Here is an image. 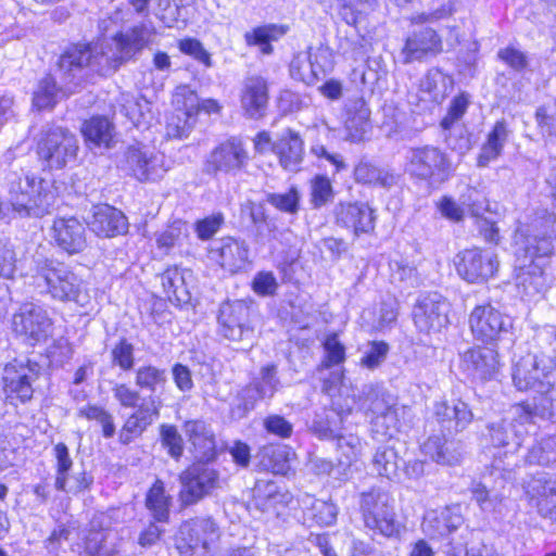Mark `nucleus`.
I'll list each match as a JSON object with an SVG mask.
<instances>
[{
    "label": "nucleus",
    "mask_w": 556,
    "mask_h": 556,
    "mask_svg": "<svg viewBox=\"0 0 556 556\" xmlns=\"http://www.w3.org/2000/svg\"><path fill=\"white\" fill-rule=\"evenodd\" d=\"M441 518L444 521L443 526H433V521L439 519L438 511H428L422 521V529L429 535H444L456 530L462 523V517L453 514L450 509L441 510Z\"/></svg>",
    "instance_id": "48"
},
{
    "label": "nucleus",
    "mask_w": 556,
    "mask_h": 556,
    "mask_svg": "<svg viewBox=\"0 0 556 556\" xmlns=\"http://www.w3.org/2000/svg\"><path fill=\"white\" fill-rule=\"evenodd\" d=\"M468 325L476 340L492 344L510 332L513 319L491 303H482L470 312Z\"/></svg>",
    "instance_id": "8"
},
{
    "label": "nucleus",
    "mask_w": 556,
    "mask_h": 556,
    "mask_svg": "<svg viewBox=\"0 0 556 556\" xmlns=\"http://www.w3.org/2000/svg\"><path fill=\"white\" fill-rule=\"evenodd\" d=\"M391 279L393 282L414 285L417 280L416 268L406 260L397 258L390 262Z\"/></svg>",
    "instance_id": "62"
},
{
    "label": "nucleus",
    "mask_w": 556,
    "mask_h": 556,
    "mask_svg": "<svg viewBox=\"0 0 556 556\" xmlns=\"http://www.w3.org/2000/svg\"><path fill=\"white\" fill-rule=\"evenodd\" d=\"M500 366L498 353L494 349L473 346L459 355V369L472 380L494 379Z\"/></svg>",
    "instance_id": "21"
},
{
    "label": "nucleus",
    "mask_w": 556,
    "mask_h": 556,
    "mask_svg": "<svg viewBox=\"0 0 556 556\" xmlns=\"http://www.w3.org/2000/svg\"><path fill=\"white\" fill-rule=\"evenodd\" d=\"M161 402L155 396H150L149 405L140 406L129 415L121 430V441L129 443L141 433L160 416Z\"/></svg>",
    "instance_id": "32"
},
{
    "label": "nucleus",
    "mask_w": 556,
    "mask_h": 556,
    "mask_svg": "<svg viewBox=\"0 0 556 556\" xmlns=\"http://www.w3.org/2000/svg\"><path fill=\"white\" fill-rule=\"evenodd\" d=\"M457 274L469 283H482L492 278L497 270L496 255L478 248L459 252L455 258Z\"/></svg>",
    "instance_id": "12"
},
{
    "label": "nucleus",
    "mask_w": 556,
    "mask_h": 556,
    "mask_svg": "<svg viewBox=\"0 0 556 556\" xmlns=\"http://www.w3.org/2000/svg\"><path fill=\"white\" fill-rule=\"evenodd\" d=\"M443 50L442 39L430 27H422L412 31L402 48L401 55L405 64L433 58Z\"/></svg>",
    "instance_id": "23"
},
{
    "label": "nucleus",
    "mask_w": 556,
    "mask_h": 556,
    "mask_svg": "<svg viewBox=\"0 0 556 556\" xmlns=\"http://www.w3.org/2000/svg\"><path fill=\"white\" fill-rule=\"evenodd\" d=\"M325 356L320 368H330L344 363L346 358L345 346L339 340L337 333L328 334L323 343Z\"/></svg>",
    "instance_id": "54"
},
{
    "label": "nucleus",
    "mask_w": 556,
    "mask_h": 556,
    "mask_svg": "<svg viewBox=\"0 0 556 556\" xmlns=\"http://www.w3.org/2000/svg\"><path fill=\"white\" fill-rule=\"evenodd\" d=\"M77 150V138L70 131L55 127L48 130L38 142L37 153L47 167L59 169L75 159Z\"/></svg>",
    "instance_id": "10"
},
{
    "label": "nucleus",
    "mask_w": 556,
    "mask_h": 556,
    "mask_svg": "<svg viewBox=\"0 0 556 556\" xmlns=\"http://www.w3.org/2000/svg\"><path fill=\"white\" fill-rule=\"evenodd\" d=\"M433 415L435 421L447 434L465 430L473 419L468 405L462 401L454 402L453 404L439 402L434 405Z\"/></svg>",
    "instance_id": "29"
},
{
    "label": "nucleus",
    "mask_w": 556,
    "mask_h": 556,
    "mask_svg": "<svg viewBox=\"0 0 556 556\" xmlns=\"http://www.w3.org/2000/svg\"><path fill=\"white\" fill-rule=\"evenodd\" d=\"M240 102L242 110L249 117H262L268 103L267 81L260 76L247 78L241 90Z\"/></svg>",
    "instance_id": "30"
},
{
    "label": "nucleus",
    "mask_w": 556,
    "mask_h": 556,
    "mask_svg": "<svg viewBox=\"0 0 556 556\" xmlns=\"http://www.w3.org/2000/svg\"><path fill=\"white\" fill-rule=\"evenodd\" d=\"M374 469L388 479L399 478V457L396 452L387 446L377 448L372 458Z\"/></svg>",
    "instance_id": "52"
},
{
    "label": "nucleus",
    "mask_w": 556,
    "mask_h": 556,
    "mask_svg": "<svg viewBox=\"0 0 556 556\" xmlns=\"http://www.w3.org/2000/svg\"><path fill=\"white\" fill-rule=\"evenodd\" d=\"M278 387L279 380L276 366L266 365L261 369L260 381L255 383L254 389H250L248 392L255 391L257 399L271 397L278 390Z\"/></svg>",
    "instance_id": "56"
},
{
    "label": "nucleus",
    "mask_w": 556,
    "mask_h": 556,
    "mask_svg": "<svg viewBox=\"0 0 556 556\" xmlns=\"http://www.w3.org/2000/svg\"><path fill=\"white\" fill-rule=\"evenodd\" d=\"M287 31L286 27L277 25H266L253 29L245 34V41L250 46H258L265 54L271 52L270 41L279 39Z\"/></svg>",
    "instance_id": "51"
},
{
    "label": "nucleus",
    "mask_w": 556,
    "mask_h": 556,
    "mask_svg": "<svg viewBox=\"0 0 556 556\" xmlns=\"http://www.w3.org/2000/svg\"><path fill=\"white\" fill-rule=\"evenodd\" d=\"M470 103L469 96L462 93L455 97L450 104L446 116L442 119L441 126L444 130L451 129L453 124L462 118Z\"/></svg>",
    "instance_id": "61"
},
{
    "label": "nucleus",
    "mask_w": 556,
    "mask_h": 556,
    "mask_svg": "<svg viewBox=\"0 0 556 556\" xmlns=\"http://www.w3.org/2000/svg\"><path fill=\"white\" fill-rule=\"evenodd\" d=\"M182 484L180 500L184 505H191L220 488L218 472L206 465L193 464L180 476Z\"/></svg>",
    "instance_id": "14"
},
{
    "label": "nucleus",
    "mask_w": 556,
    "mask_h": 556,
    "mask_svg": "<svg viewBox=\"0 0 556 556\" xmlns=\"http://www.w3.org/2000/svg\"><path fill=\"white\" fill-rule=\"evenodd\" d=\"M89 66H84L83 71L78 73L81 79L77 80L78 84L72 81L61 67V60L59 61V75L60 87L56 86L55 79L51 76L43 77L34 91L33 103L38 110L50 109L54 106L59 98L74 93L87 79Z\"/></svg>",
    "instance_id": "19"
},
{
    "label": "nucleus",
    "mask_w": 556,
    "mask_h": 556,
    "mask_svg": "<svg viewBox=\"0 0 556 556\" xmlns=\"http://www.w3.org/2000/svg\"><path fill=\"white\" fill-rule=\"evenodd\" d=\"M52 185L34 175L13 181L8 201L0 202V222L12 218H41L51 213L55 203Z\"/></svg>",
    "instance_id": "2"
},
{
    "label": "nucleus",
    "mask_w": 556,
    "mask_h": 556,
    "mask_svg": "<svg viewBox=\"0 0 556 556\" xmlns=\"http://www.w3.org/2000/svg\"><path fill=\"white\" fill-rule=\"evenodd\" d=\"M293 455L287 446H265L261 451V465L276 475H286L290 470Z\"/></svg>",
    "instance_id": "42"
},
{
    "label": "nucleus",
    "mask_w": 556,
    "mask_h": 556,
    "mask_svg": "<svg viewBox=\"0 0 556 556\" xmlns=\"http://www.w3.org/2000/svg\"><path fill=\"white\" fill-rule=\"evenodd\" d=\"M525 492L529 504L543 518L556 521V479L545 472H538L526 481Z\"/></svg>",
    "instance_id": "20"
},
{
    "label": "nucleus",
    "mask_w": 556,
    "mask_h": 556,
    "mask_svg": "<svg viewBox=\"0 0 556 556\" xmlns=\"http://www.w3.org/2000/svg\"><path fill=\"white\" fill-rule=\"evenodd\" d=\"M249 254L248 243L233 237H224L214 241L207 251L208 260L231 275L248 268Z\"/></svg>",
    "instance_id": "16"
},
{
    "label": "nucleus",
    "mask_w": 556,
    "mask_h": 556,
    "mask_svg": "<svg viewBox=\"0 0 556 556\" xmlns=\"http://www.w3.org/2000/svg\"><path fill=\"white\" fill-rule=\"evenodd\" d=\"M337 223L351 229L355 236L368 233L375 228V216L371 207L366 203L340 204L336 212Z\"/></svg>",
    "instance_id": "28"
},
{
    "label": "nucleus",
    "mask_w": 556,
    "mask_h": 556,
    "mask_svg": "<svg viewBox=\"0 0 556 556\" xmlns=\"http://www.w3.org/2000/svg\"><path fill=\"white\" fill-rule=\"evenodd\" d=\"M421 452L439 465L453 466L463 457L459 443L439 435L429 437L421 445Z\"/></svg>",
    "instance_id": "38"
},
{
    "label": "nucleus",
    "mask_w": 556,
    "mask_h": 556,
    "mask_svg": "<svg viewBox=\"0 0 556 556\" xmlns=\"http://www.w3.org/2000/svg\"><path fill=\"white\" fill-rule=\"evenodd\" d=\"M51 237L68 254L79 253L86 247L85 226L75 217L54 219Z\"/></svg>",
    "instance_id": "27"
},
{
    "label": "nucleus",
    "mask_w": 556,
    "mask_h": 556,
    "mask_svg": "<svg viewBox=\"0 0 556 556\" xmlns=\"http://www.w3.org/2000/svg\"><path fill=\"white\" fill-rule=\"evenodd\" d=\"M119 166L139 182L160 181L169 169L165 155L144 144L128 147L119 161Z\"/></svg>",
    "instance_id": "7"
},
{
    "label": "nucleus",
    "mask_w": 556,
    "mask_h": 556,
    "mask_svg": "<svg viewBox=\"0 0 556 556\" xmlns=\"http://www.w3.org/2000/svg\"><path fill=\"white\" fill-rule=\"evenodd\" d=\"M389 352V345L383 341H371L366 345L364 355L361 358V366L367 369L379 367L386 359Z\"/></svg>",
    "instance_id": "58"
},
{
    "label": "nucleus",
    "mask_w": 556,
    "mask_h": 556,
    "mask_svg": "<svg viewBox=\"0 0 556 556\" xmlns=\"http://www.w3.org/2000/svg\"><path fill=\"white\" fill-rule=\"evenodd\" d=\"M328 67V53L326 50L308 49L299 52L290 64L292 78L303 81L306 85L315 84L326 74Z\"/></svg>",
    "instance_id": "25"
},
{
    "label": "nucleus",
    "mask_w": 556,
    "mask_h": 556,
    "mask_svg": "<svg viewBox=\"0 0 556 556\" xmlns=\"http://www.w3.org/2000/svg\"><path fill=\"white\" fill-rule=\"evenodd\" d=\"M535 119L543 136H556V101L540 106Z\"/></svg>",
    "instance_id": "59"
},
{
    "label": "nucleus",
    "mask_w": 556,
    "mask_h": 556,
    "mask_svg": "<svg viewBox=\"0 0 556 556\" xmlns=\"http://www.w3.org/2000/svg\"><path fill=\"white\" fill-rule=\"evenodd\" d=\"M135 382L138 388L155 393L167 383L166 370L152 365L140 366L136 370Z\"/></svg>",
    "instance_id": "49"
},
{
    "label": "nucleus",
    "mask_w": 556,
    "mask_h": 556,
    "mask_svg": "<svg viewBox=\"0 0 556 556\" xmlns=\"http://www.w3.org/2000/svg\"><path fill=\"white\" fill-rule=\"evenodd\" d=\"M112 393L119 405L125 408H135L141 399L139 391L126 383H114Z\"/></svg>",
    "instance_id": "63"
},
{
    "label": "nucleus",
    "mask_w": 556,
    "mask_h": 556,
    "mask_svg": "<svg viewBox=\"0 0 556 556\" xmlns=\"http://www.w3.org/2000/svg\"><path fill=\"white\" fill-rule=\"evenodd\" d=\"M450 302L438 293L421 296L414 307L416 327L426 333L439 332L450 324Z\"/></svg>",
    "instance_id": "17"
},
{
    "label": "nucleus",
    "mask_w": 556,
    "mask_h": 556,
    "mask_svg": "<svg viewBox=\"0 0 556 556\" xmlns=\"http://www.w3.org/2000/svg\"><path fill=\"white\" fill-rule=\"evenodd\" d=\"M154 35L152 27L138 25L118 34L111 40L103 39L93 45H77L61 55V67L72 81L81 79L78 75L84 66L105 75L119 64L132 58L150 45Z\"/></svg>",
    "instance_id": "1"
},
{
    "label": "nucleus",
    "mask_w": 556,
    "mask_h": 556,
    "mask_svg": "<svg viewBox=\"0 0 556 556\" xmlns=\"http://www.w3.org/2000/svg\"><path fill=\"white\" fill-rule=\"evenodd\" d=\"M248 161V152L242 142L236 138L227 140L216 147L207 156L208 172L236 174Z\"/></svg>",
    "instance_id": "24"
},
{
    "label": "nucleus",
    "mask_w": 556,
    "mask_h": 556,
    "mask_svg": "<svg viewBox=\"0 0 556 556\" xmlns=\"http://www.w3.org/2000/svg\"><path fill=\"white\" fill-rule=\"evenodd\" d=\"M332 197V186L325 176H316L312 181V201L315 206H321Z\"/></svg>",
    "instance_id": "64"
},
{
    "label": "nucleus",
    "mask_w": 556,
    "mask_h": 556,
    "mask_svg": "<svg viewBox=\"0 0 556 556\" xmlns=\"http://www.w3.org/2000/svg\"><path fill=\"white\" fill-rule=\"evenodd\" d=\"M162 444L167 448L168 454L178 459L184 452L182 438L177 428L172 425L161 427Z\"/></svg>",
    "instance_id": "60"
},
{
    "label": "nucleus",
    "mask_w": 556,
    "mask_h": 556,
    "mask_svg": "<svg viewBox=\"0 0 556 556\" xmlns=\"http://www.w3.org/2000/svg\"><path fill=\"white\" fill-rule=\"evenodd\" d=\"M119 112L137 128H149L154 119L151 103L143 97L122 92L117 99Z\"/></svg>",
    "instance_id": "35"
},
{
    "label": "nucleus",
    "mask_w": 556,
    "mask_h": 556,
    "mask_svg": "<svg viewBox=\"0 0 556 556\" xmlns=\"http://www.w3.org/2000/svg\"><path fill=\"white\" fill-rule=\"evenodd\" d=\"M170 501L163 482L156 480L147 494L146 506L156 521L164 522L168 519Z\"/></svg>",
    "instance_id": "46"
},
{
    "label": "nucleus",
    "mask_w": 556,
    "mask_h": 556,
    "mask_svg": "<svg viewBox=\"0 0 556 556\" xmlns=\"http://www.w3.org/2000/svg\"><path fill=\"white\" fill-rule=\"evenodd\" d=\"M39 366L28 359H14L3 369V390L11 402L25 403L33 397V383L38 379Z\"/></svg>",
    "instance_id": "11"
},
{
    "label": "nucleus",
    "mask_w": 556,
    "mask_h": 556,
    "mask_svg": "<svg viewBox=\"0 0 556 556\" xmlns=\"http://www.w3.org/2000/svg\"><path fill=\"white\" fill-rule=\"evenodd\" d=\"M511 132L505 119L497 121L488 132L485 141L481 146L477 157V166L486 167L491 162L496 161L502 155Z\"/></svg>",
    "instance_id": "34"
},
{
    "label": "nucleus",
    "mask_w": 556,
    "mask_h": 556,
    "mask_svg": "<svg viewBox=\"0 0 556 556\" xmlns=\"http://www.w3.org/2000/svg\"><path fill=\"white\" fill-rule=\"evenodd\" d=\"M36 283L46 287V292L54 300L74 302L80 307H87L91 296L84 281L65 265L53 261H45L38 267Z\"/></svg>",
    "instance_id": "3"
},
{
    "label": "nucleus",
    "mask_w": 556,
    "mask_h": 556,
    "mask_svg": "<svg viewBox=\"0 0 556 556\" xmlns=\"http://www.w3.org/2000/svg\"><path fill=\"white\" fill-rule=\"evenodd\" d=\"M176 113L170 115L166 124V134L170 138L187 137L197 122L199 112V98L187 86L176 89L173 98Z\"/></svg>",
    "instance_id": "13"
},
{
    "label": "nucleus",
    "mask_w": 556,
    "mask_h": 556,
    "mask_svg": "<svg viewBox=\"0 0 556 556\" xmlns=\"http://www.w3.org/2000/svg\"><path fill=\"white\" fill-rule=\"evenodd\" d=\"M395 407L393 399L384 391L376 388H367L364 397L358 401V408L367 416L374 417Z\"/></svg>",
    "instance_id": "45"
},
{
    "label": "nucleus",
    "mask_w": 556,
    "mask_h": 556,
    "mask_svg": "<svg viewBox=\"0 0 556 556\" xmlns=\"http://www.w3.org/2000/svg\"><path fill=\"white\" fill-rule=\"evenodd\" d=\"M127 219L117 208L110 205L97 206L92 219L89 222L90 229L99 237L111 238L126 232Z\"/></svg>",
    "instance_id": "31"
},
{
    "label": "nucleus",
    "mask_w": 556,
    "mask_h": 556,
    "mask_svg": "<svg viewBox=\"0 0 556 556\" xmlns=\"http://www.w3.org/2000/svg\"><path fill=\"white\" fill-rule=\"evenodd\" d=\"M369 116L370 110L364 102L355 103L354 109L349 111V116L345 121V138L352 142L365 140L371 130Z\"/></svg>",
    "instance_id": "40"
},
{
    "label": "nucleus",
    "mask_w": 556,
    "mask_h": 556,
    "mask_svg": "<svg viewBox=\"0 0 556 556\" xmlns=\"http://www.w3.org/2000/svg\"><path fill=\"white\" fill-rule=\"evenodd\" d=\"M184 431L190 444L189 451L198 463L210 462L216 457L215 434L205 421H186Z\"/></svg>",
    "instance_id": "26"
},
{
    "label": "nucleus",
    "mask_w": 556,
    "mask_h": 556,
    "mask_svg": "<svg viewBox=\"0 0 556 556\" xmlns=\"http://www.w3.org/2000/svg\"><path fill=\"white\" fill-rule=\"evenodd\" d=\"M219 536L213 519L197 517L181 523L175 545L180 556H214Z\"/></svg>",
    "instance_id": "5"
},
{
    "label": "nucleus",
    "mask_w": 556,
    "mask_h": 556,
    "mask_svg": "<svg viewBox=\"0 0 556 556\" xmlns=\"http://www.w3.org/2000/svg\"><path fill=\"white\" fill-rule=\"evenodd\" d=\"M370 425L371 432L377 440L393 437L399 427L397 408L394 407L386 413L371 417Z\"/></svg>",
    "instance_id": "53"
},
{
    "label": "nucleus",
    "mask_w": 556,
    "mask_h": 556,
    "mask_svg": "<svg viewBox=\"0 0 556 556\" xmlns=\"http://www.w3.org/2000/svg\"><path fill=\"white\" fill-rule=\"evenodd\" d=\"M375 5L376 0H343L340 15L349 25H356Z\"/></svg>",
    "instance_id": "55"
},
{
    "label": "nucleus",
    "mask_w": 556,
    "mask_h": 556,
    "mask_svg": "<svg viewBox=\"0 0 556 556\" xmlns=\"http://www.w3.org/2000/svg\"><path fill=\"white\" fill-rule=\"evenodd\" d=\"M452 87V79L437 68L430 70L419 84V91L424 100L441 102Z\"/></svg>",
    "instance_id": "41"
},
{
    "label": "nucleus",
    "mask_w": 556,
    "mask_h": 556,
    "mask_svg": "<svg viewBox=\"0 0 556 556\" xmlns=\"http://www.w3.org/2000/svg\"><path fill=\"white\" fill-rule=\"evenodd\" d=\"M358 182L381 187H391L396 184L397 177L387 168H379L370 163L361 162L354 169Z\"/></svg>",
    "instance_id": "43"
},
{
    "label": "nucleus",
    "mask_w": 556,
    "mask_h": 556,
    "mask_svg": "<svg viewBox=\"0 0 556 556\" xmlns=\"http://www.w3.org/2000/svg\"><path fill=\"white\" fill-rule=\"evenodd\" d=\"M248 307L242 303H225L218 317L220 333L228 340L242 343L245 350L253 345L254 329L245 323Z\"/></svg>",
    "instance_id": "18"
},
{
    "label": "nucleus",
    "mask_w": 556,
    "mask_h": 556,
    "mask_svg": "<svg viewBox=\"0 0 556 556\" xmlns=\"http://www.w3.org/2000/svg\"><path fill=\"white\" fill-rule=\"evenodd\" d=\"M273 150L285 169L296 170L304 157V143L299 134L287 130L274 143Z\"/></svg>",
    "instance_id": "36"
},
{
    "label": "nucleus",
    "mask_w": 556,
    "mask_h": 556,
    "mask_svg": "<svg viewBox=\"0 0 556 556\" xmlns=\"http://www.w3.org/2000/svg\"><path fill=\"white\" fill-rule=\"evenodd\" d=\"M535 414L530 404L522 403L514 406L513 419L517 425L511 422L508 425H493L490 428L493 444L507 447L508 450L505 452V455L516 453L521 446L525 434L528 432L525 426L532 420Z\"/></svg>",
    "instance_id": "15"
},
{
    "label": "nucleus",
    "mask_w": 556,
    "mask_h": 556,
    "mask_svg": "<svg viewBox=\"0 0 556 556\" xmlns=\"http://www.w3.org/2000/svg\"><path fill=\"white\" fill-rule=\"evenodd\" d=\"M162 286L169 300L184 301L185 281L179 268H169L162 275Z\"/></svg>",
    "instance_id": "57"
},
{
    "label": "nucleus",
    "mask_w": 556,
    "mask_h": 556,
    "mask_svg": "<svg viewBox=\"0 0 556 556\" xmlns=\"http://www.w3.org/2000/svg\"><path fill=\"white\" fill-rule=\"evenodd\" d=\"M405 159V170L410 176L427 181L431 187L445 182L454 172L447 155L432 146L412 148Z\"/></svg>",
    "instance_id": "6"
},
{
    "label": "nucleus",
    "mask_w": 556,
    "mask_h": 556,
    "mask_svg": "<svg viewBox=\"0 0 556 556\" xmlns=\"http://www.w3.org/2000/svg\"><path fill=\"white\" fill-rule=\"evenodd\" d=\"M521 267L516 282L518 293L526 301H536L543 295L547 287L541 265L530 267L529 264L527 269L523 266Z\"/></svg>",
    "instance_id": "39"
},
{
    "label": "nucleus",
    "mask_w": 556,
    "mask_h": 556,
    "mask_svg": "<svg viewBox=\"0 0 556 556\" xmlns=\"http://www.w3.org/2000/svg\"><path fill=\"white\" fill-rule=\"evenodd\" d=\"M516 249V255L523 257L520 266L527 267V261H529L530 267L535 266V260L546 257L552 254L554 245L551 238L536 236H527L522 229H518L514 237Z\"/></svg>",
    "instance_id": "33"
},
{
    "label": "nucleus",
    "mask_w": 556,
    "mask_h": 556,
    "mask_svg": "<svg viewBox=\"0 0 556 556\" xmlns=\"http://www.w3.org/2000/svg\"><path fill=\"white\" fill-rule=\"evenodd\" d=\"M337 442L338 460L342 466H350L362 455L363 445L361 439L352 433L333 435L332 431L324 434Z\"/></svg>",
    "instance_id": "47"
},
{
    "label": "nucleus",
    "mask_w": 556,
    "mask_h": 556,
    "mask_svg": "<svg viewBox=\"0 0 556 556\" xmlns=\"http://www.w3.org/2000/svg\"><path fill=\"white\" fill-rule=\"evenodd\" d=\"M554 361L543 353L528 352L513 365V382L519 391L547 394L554 387Z\"/></svg>",
    "instance_id": "4"
},
{
    "label": "nucleus",
    "mask_w": 556,
    "mask_h": 556,
    "mask_svg": "<svg viewBox=\"0 0 556 556\" xmlns=\"http://www.w3.org/2000/svg\"><path fill=\"white\" fill-rule=\"evenodd\" d=\"M85 142L89 149H109L115 137V127L104 116H93L81 126Z\"/></svg>",
    "instance_id": "37"
},
{
    "label": "nucleus",
    "mask_w": 556,
    "mask_h": 556,
    "mask_svg": "<svg viewBox=\"0 0 556 556\" xmlns=\"http://www.w3.org/2000/svg\"><path fill=\"white\" fill-rule=\"evenodd\" d=\"M12 327L17 334L39 342L50 336L52 321L43 307L26 303L13 316Z\"/></svg>",
    "instance_id": "22"
},
{
    "label": "nucleus",
    "mask_w": 556,
    "mask_h": 556,
    "mask_svg": "<svg viewBox=\"0 0 556 556\" xmlns=\"http://www.w3.org/2000/svg\"><path fill=\"white\" fill-rule=\"evenodd\" d=\"M361 511L365 527L376 534L391 538L399 533L390 496L380 490H371L362 495Z\"/></svg>",
    "instance_id": "9"
},
{
    "label": "nucleus",
    "mask_w": 556,
    "mask_h": 556,
    "mask_svg": "<svg viewBox=\"0 0 556 556\" xmlns=\"http://www.w3.org/2000/svg\"><path fill=\"white\" fill-rule=\"evenodd\" d=\"M55 464V488L61 491L78 490L80 485H68L72 479L71 469L73 467V460L70 456L67 446L64 443H58L54 448Z\"/></svg>",
    "instance_id": "44"
},
{
    "label": "nucleus",
    "mask_w": 556,
    "mask_h": 556,
    "mask_svg": "<svg viewBox=\"0 0 556 556\" xmlns=\"http://www.w3.org/2000/svg\"><path fill=\"white\" fill-rule=\"evenodd\" d=\"M254 505L262 511L276 508V504L285 496L274 481L258 480L254 486Z\"/></svg>",
    "instance_id": "50"
}]
</instances>
